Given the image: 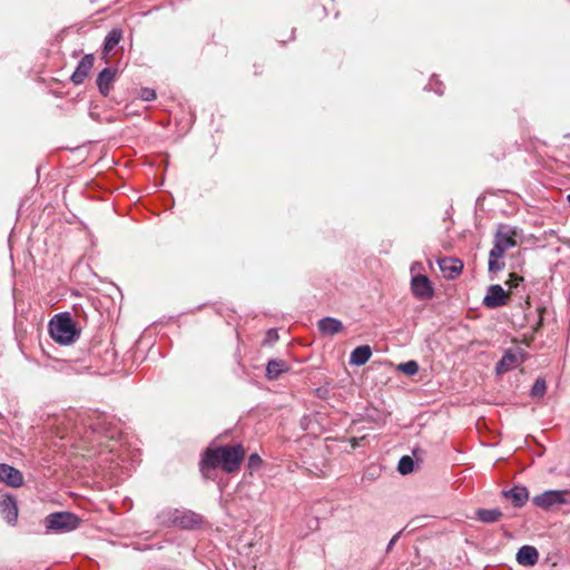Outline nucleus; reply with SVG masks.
Wrapping results in <instances>:
<instances>
[{"instance_id": "1", "label": "nucleus", "mask_w": 570, "mask_h": 570, "mask_svg": "<svg viewBox=\"0 0 570 570\" xmlns=\"http://www.w3.org/2000/svg\"><path fill=\"white\" fill-rule=\"evenodd\" d=\"M245 451L240 444L208 448L200 460L199 470L205 479H214L220 468L227 473L239 470Z\"/></svg>"}, {"instance_id": "2", "label": "nucleus", "mask_w": 570, "mask_h": 570, "mask_svg": "<svg viewBox=\"0 0 570 570\" xmlns=\"http://www.w3.org/2000/svg\"><path fill=\"white\" fill-rule=\"evenodd\" d=\"M517 229L507 225H500L494 234L493 247L489 253L488 267L490 273H497L504 268L501 258L505 252L517 246Z\"/></svg>"}, {"instance_id": "3", "label": "nucleus", "mask_w": 570, "mask_h": 570, "mask_svg": "<svg viewBox=\"0 0 570 570\" xmlns=\"http://www.w3.org/2000/svg\"><path fill=\"white\" fill-rule=\"evenodd\" d=\"M157 519L161 525H175L187 530L197 529L204 522L200 514L186 509H165L157 514Z\"/></svg>"}, {"instance_id": "4", "label": "nucleus", "mask_w": 570, "mask_h": 570, "mask_svg": "<svg viewBox=\"0 0 570 570\" xmlns=\"http://www.w3.org/2000/svg\"><path fill=\"white\" fill-rule=\"evenodd\" d=\"M49 333L51 338L60 345H69L80 335V331L68 313L57 314L49 322Z\"/></svg>"}, {"instance_id": "5", "label": "nucleus", "mask_w": 570, "mask_h": 570, "mask_svg": "<svg viewBox=\"0 0 570 570\" xmlns=\"http://www.w3.org/2000/svg\"><path fill=\"white\" fill-rule=\"evenodd\" d=\"M80 519L71 512L50 513L45 519L48 531L66 532L78 528Z\"/></svg>"}, {"instance_id": "6", "label": "nucleus", "mask_w": 570, "mask_h": 570, "mask_svg": "<svg viewBox=\"0 0 570 570\" xmlns=\"http://www.w3.org/2000/svg\"><path fill=\"white\" fill-rule=\"evenodd\" d=\"M532 502L535 507L543 510L570 504V490H548L533 497Z\"/></svg>"}, {"instance_id": "7", "label": "nucleus", "mask_w": 570, "mask_h": 570, "mask_svg": "<svg viewBox=\"0 0 570 570\" xmlns=\"http://www.w3.org/2000/svg\"><path fill=\"white\" fill-rule=\"evenodd\" d=\"M0 514L9 525H14L17 523L18 502L14 495H0Z\"/></svg>"}, {"instance_id": "8", "label": "nucleus", "mask_w": 570, "mask_h": 570, "mask_svg": "<svg viewBox=\"0 0 570 570\" xmlns=\"http://www.w3.org/2000/svg\"><path fill=\"white\" fill-rule=\"evenodd\" d=\"M90 428L95 434L101 435L102 438L109 440L116 439L120 433L117 424L106 416H99L95 422L91 423Z\"/></svg>"}, {"instance_id": "9", "label": "nucleus", "mask_w": 570, "mask_h": 570, "mask_svg": "<svg viewBox=\"0 0 570 570\" xmlns=\"http://www.w3.org/2000/svg\"><path fill=\"white\" fill-rule=\"evenodd\" d=\"M411 289L413 295L419 299H429L434 294L430 279L424 275H415L412 277Z\"/></svg>"}, {"instance_id": "10", "label": "nucleus", "mask_w": 570, "mask_h": 570, "mask_svg": "<svg viewBox=\"0 0 570 570\" xmlns=\"http://www.w3.org/2000/svg\"><path fill=\"white\" fill-rule=\"evenodd\" d=\"M0 483L11 488H19L23 484V475L14 466L0 463Z\"/></svg>"}, {"instance_id": "11", "label": "nucleus", "mask_w": 570, "mask_h": 570, "mask_svg": "<svg viewBox=\"0 0 570 570\" xmlns=\"http://www.w3.org/2000/svg\"><path fill=\"white\" fill-rule=\"evenodd\" d=\"M507 293L501 285H491L483 298V305L489 308L501 307L507 304Z\"/></svg>"}, {"instance_id": "12", "label": "nucleus", "mask_w": 570, "mask_h": 570, "mask_svg": "<svg viewBox=\"0 0 570 570\" xmlns=\"http://www.w3.org/2000/svg\"><path fill=\"white\" fill-rule=\"evenodd\" d=\"M94 55H86L78 62L76 70L72 72L70 79L75 85H80L88 77L89 71L94 66Z\"/></svg>"}, {"instance_id": "13", "label": "nucleus", "mask_w": 570, "mask_h": 570, "mask_svg": "<svg viewBox=\"0 0 570 570\" xmlns=\"http://www.w3.org/2000/svg\"><path fill=\"white\" fill-rule=\"evenodd\" d=\"M438 263L444 277L449 279L455 278L463 268L462 262L453 257H443Z\"/></svg>"}, {"instance_id": "14", "label": "nucleus", "mask_w": 570, "mask_h": 570, "mask_svg": "<svg viewBox=\"0 0 570 570\" xmlns=\"http://www.w3.org/2000/svg\"><path fill=\"white\" fill-rule=\"evenodd\" d=\"M503 497L512 502L515 508L523 507L529 500V491L524 485H514L502 492Z\"/></svg>"}, {"instance_id": "15", "label": "nucleus", "mask_w": 570, "mask_h": 570, "mask_svg": "<svg viewBox=\"0 0 570 570\" xmlns=\"http://www.w3.org/2000/svg\"><path fill=\"white\" fill-rule=\"evenodd\" d=\"M116 71L109 67L102 69L97 77V87L99 92L107 97L110 92L112 82L115 81Z\"/></svg>"}, {"instance_id": "16", "label": "nucleus", "mask_w": 570, "mask_h": 570, "mask_svg": "<svg viewBox=\"0 0 570 570\" xmlns=\"http://www.w3.org/2000/svg\"><path fill=\"white\" fill-rule=\"evenodd\" d=\"M538 550L532 546H523L517 553V561L524 567H532L538 562Z\"/></svg>"}, {"instance_id": "17", "label": "nucleus", "mask_w": 570, "mask_h": 570, "mask_svg": "<svg viewBox=\"0 0 570 570\" xmlns=\"http://www.w3.org/2000/svg\"><path fill=\"white\" fill-rule=\"evenodd\" d=\"M318 330L323 335L333 336L343 330V324L334 317H324L317 323Z\"/></svg>"}, {"instance_id": "18", "label": "nucleus", "mask_w": 570, "mask_h": 570, "mask_svg": "<svg viewBox=\"0 0 570 570\" xmlns=\"http://www.w3.org/2000/svg\"><path fill=\"white\" fill-rule=\"evenodd\" d=\"M372 356V350L368 345H361L354 348L350 356V363L353 365H364Z\"/></svg>"}, {"instance_id": "19", "label": "nucleus", "mask_w": 570, "mask_h": 570, "mask_svg": "<svg viewBox=\"0 0 570 570\" xmlns=\"http://www.w3.org/2000/svg\"><path fill=\"white\" fill-rule=\"evenodd\" d=\"M121 39V31L118 29L110 30L104 40L102 53L107 57Z\"/></svg>"}, {"instance_id": "20", "label": "nucleus", "mask_w": 570, "mask_h": 570, "mask_svg": "<svg viewBox=\"0 0 570 570\" xmlns=\"http://www.w3.org/2000/svg\"><path fill=\"white\" fill-rule=\"evenodd\" d=\"M287 371L283 361L271 360L266 366V376L268 380H276L282 373Z\"/></svg>"}, {"instance_id": "21", "label": "nucleus", "mask_w": 570, "mask_h": 570, "mask_svg": "<svg viewBox=\"0 0 570 570\" xmlns=\"http://www.w3.org/2000/svg\"><path fill=\"white\" fill-rule=\"evenodd\" d=\"M476 517L484 523H494L500 520L502 512L500 509H479Z\"/></svg>"}, {"instance_id": "22", "label": "nucleus", "mask_w": 570, "mask_h": 570, "mask_svg": "<svg viewBox=\"0 0 570 570\" xmlns=\"http://www.w3.org/2000/svg\"><path fill=\"white\" fill-rule=\"evenodd\" d=\"M414 470V461L411 456L409 455H404L400 459L399 461V464H397V471L402 474V475H406L411 472H413Z\"/></svg>"}, {"instance_id": "23", "label": "nucleus", "mask_w": 570, "mask_h": 570, "mask_svg": "<svg viewBox=\"0 0 570 570\" xmlns=\"http://www.w3.org/2000/svg\"><path fill=\"white\" fill-rule=\"evenodd\" d=\"M547 391V384L544 379L538 377L534 384L531 387V396L532 397H542Z\"/></svg>"}, {"instance_id": "24", "label": "nucleus", "mask_w": 570, "mask_h": 570, "mask_svg": "<svg viewBox=\"0 0 570 570\" xmlns=\"http://www.w3.org/2000/svg\"><path fill=\"white\" fill-rule=\"evenodd\" d=\"M399 370L406 375H414L419 372V364L415 361H407L401 363Z\"/></svg>"}, {"instance_id": "25", "label": "nucleus", "mask_w": 570, "mask_h": 570, "mask_svg": "<svg viewBox=\"0 0 570 570\" xmlns=\"http://www.w3.org/2000/svg\"><path fill=\"white\" fill-rule=\"evenodd\" d=\"M262 462L263 461H262L261 456L257 453H253L248 458V468L253 469V470L257 469L261 466Z\"/></svg>"}, {"instance_id": "26", "label": "nucleus", "mask_w": 570, "mask_h": 570, "mask_svg": "<svg viewBox=\"0 0 570 570\" xmlns=\"http://www.w3.org/2000/svg\"><path fill=\"white\" fill-rule=\"evenodd\" d=\"M523 278L518 276L517 274H510L509 279L507 281V285H509L510 288L517 287L520 282H522Z\"/></svg>"}, {"instance_id": "27", "label": "nucleus", "mask_w": 570, "mask_h": 570, "mask_svg": "<svg viewBox=\"0 0 570 570\" xmlns=\"http://www.w3.org/2000/svg\"><path fill=\"white\" fill-rule=\"evenodd\" d=\"M156 99V91L154 89L145 88V101Z\"/></svg>"}, {"instance_id": "28", "label": "nucleus", "mask_w": 570, "mask_h": 570, "mask_svg": "<svg viewBox=\"0 0 570 570\" xmlns=\"http://www.w3.org/2000/svg\"><path fill=\"white\" fill-rule=\"evenodd\" d=\"M400 535H401V532H397L395 535L392 537V539L387 543L386 551H391L392 550V548L394 547V544L399 540Z\"/></svg>"}, {"instance_id": "29", "label": "nucleus", "mask_w": 570, "mask_h": 570, "mask_svg": "<svg viewBox=\"0 0 570 570\" xmlns=\"http://www.w3.org/2000/svg\"><path fill=\"white\" fill-rule=\"evenodd\" d=\"M267 336H268L269 340H277L278 338L277 332L275 330H269L268 333H267Z\"/></svg>"}, {"instance_id": "30", "label": "nucleus", "mask_w": 570, "mask_h": 570, "mask_svg": "<svg viewBox=\"0 0 570 570\" xmlns=\"http://www.w3.org/2000/svg\"><path fill=\"white\" fill-rule=\"evenodd\" d=\"M507 360H513V357L510 355V354H505L501 362H500V365H504L507 363Z\"/></svg>"}, {"instance_id": "31", "label": "nucleus", "mask_w": 570, "mask_h": 570, "mask_svg": "<svg viewBox=\"0 0 570 570\" xmlns=\"http://www.w3.org/2000/svg\"><path fill=\"white\" fill-rule=\"evenodd\" d=\"M421 267H422L421 263H413L411 266V272H414L415 269L421 268Z\"/></svg>"}, {"instance_id": "32", "label": "nucleus", "mask_w": 570, "mask_h": 570, "mask_svg": "<svg viewBox=\"0 0 570 570\" xmlns=\"http://www.w3.org/2000/svg\"><path fill=\"white\" fill-rule=\"evenodd\" d=\"M435 91L439 94V95H442V90L441 89H435Z\"/></svg>"}, {"instance_id": "33", "label": "nucleus", "mask_w": 570, "mask_h": 570, "mask_svg": "<svg viewBox=\"0 0 570 570\" xmlns=\"http://www.w3.org/2000/svg\"><path fill=\"white\" fill-rule=\"evenodd\" d=\"M567 199H568V202H569V204H570V194L568 195Z\"/></svg>"}]
</instances>
